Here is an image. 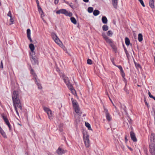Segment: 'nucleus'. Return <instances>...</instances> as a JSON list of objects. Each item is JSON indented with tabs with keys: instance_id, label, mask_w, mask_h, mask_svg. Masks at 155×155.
<instances>
[{
	"instance_id": "obj_1",
	"label": "nucleus",
	"mask_w": 155,
	"mask_h": 155,
	"mask_svg": "<svg viewBox=\"0 0 155 155\" xmlns=\"http://www.w3.org/2000/svg\"><path fill=\"white\" fill-rule=\"evenodd\" d=\"M13 105L16 114L19 116L18 108H19V111H22V104L19 99L18 92L17 91H14L12 94Z\"/></svg>"
},
{
	"instance_id": "obj_2",
	"label": "nucleus",
	"mask_w": 155,
	"mask_h": 155,
	"mask_svg": "<svg viewBox=\"0 0 155 155\" xmlns=\"http://www.w3.org/2000/svg\"><path fill=\"white\" fill-rule=\"evenodd\" d=\"M150 140V151L152 155H155V134L151 133Z\"/></svg>"
},
{
	"instance_id": "obj_3",
	"label": "nucleus",
	"mask_w": 155,
	"mask_h": 155,
	"mask_svg": "<svg viewBox=\"0 0 155 155\" xmlns=\"http://www.w3.org/2000/svg\"><path fill=\"white\" fill-rule=\"evenodd\" d=\"M71 100L75 112L78 115L81 116L82 113L80 110L78 103L76 100H74L73 98L71 99Z\"/></svg>"
},
{
	"instance_id": "obj_4",
	"label": "nucleus",
	"mask_w": 155,
	"mask_h": 155,
	"mask_svg": "<svg viewBox=\"0 0 155 155\" xmlns=\"http://www.w3.org/2000/svg\"><path fill=\"white\" fill-rule=\"evenodd\" d=\"M83 139L84 143L86 147L88 148L90 146V140H89V135L87 133H83Z\"/></svg>"
},
{
	"instance_id": "obj_5",
	"label": "nucleus",
	"mask_w": 155,
	"mask_h": 155,
	"mask_svg": "<svg viewBox=\"0 0 155 155\" xmlns=\"http://www.w3.org/2000/svg\"><path fill=\"white\" fill-rule=\"evenodd\" d=\"M56 13L58 14H64L65 15L69 17H71L72 15V14L71 12H68L66 10L64 9H61L57 11Z\"/></svg>"
},
{
	"instance_id": "obj_6",
	"label": "nucleus",
	"mask_w": 155,
	"mask_h": 155,
	"mask_svg": "<svg viewBox=\"0 0 155 155\" xmlns=\"http://www.w3.org/2000/svg\"><path fill=\"white\" fill-rule=\"evenodd\" d=\"M51 35L52 38L54 40V41L58 45L61 47L63 46V44L62 42L60 41L59 38L55 33H52Z\"/></svg>"
},
{
	"instance_id": "obj_7",
	"label": "nucleus",
	"mask_w": 155,
	"mask_h": 155,
	"mask_svg": "<svg viewBox=\"0 0 155 155\" xmlns=\"http://www.w3.org/2000/svg\"><path fill=\"white\" fill-rule=\"evenodd\" d=\"M43 109L48 114V118L50 120L53 119V115L51 110L49 108L45 107H43Z\"/></svg>"
},
{
	"instance_id": "obj_8",
	"label": "nucleus",
	"mask_w": 155,
	"mask_h": 155,
	"mask_svg": "<svg viewBox=\"0 0 155 155\" xmlns=\"http://www.w3.org/2000/svg\"><path fill=\"white\" fill-rule=\"evenodd\" d=\"M103 109L104 110V112L106 114L107 120L108 121H110L112 119V117L108 112V110L105 107L104 105L103 106Z\"/></svg>"
},
{
	"instance_id": "obj_9",
	"label": "nucleus",
	"mask_w": 155,
	"mask_h": 155,
	"mask_svg": "<svg viewBox=\"0 0 155 155\" xmlns=\"http://www.w3.org/2000/svg\"><path fill=\"white\" fill-rule=\"evenodd\" d=\"M3 119L5 121V124L8 126L9 130L11 131L12 130V126L9 122V121L6 116L4 115L2 116Z\"/></svg>"
},
{
	"instance_id": "obj_10",
	"label": "nucleus",
	"mask_w": 155,
	"mask_h": 155,
	"mask_svg": "<svg viewBox=\"0 0 155 155\" xmlns=\"http://www.w3.org/2000/svg\"><path fill=\"white\" fill-rule=\"evenodd\" d=\"M63 78L68 87L72 85V84L70 83L68 77H66L65 75H63Z\"/></svg>"
},
{
	"instance_id": "obj_11",
	"label": "nucleus",
	"mask_w": 155,
	"mask_h": 155,
	"mask_svg": "<svg viewBox=\"0 0 155 155\" xmlns=\"http://www.w3.org/2000/svg\"><path fill=\"white\" fill-rule=\"evenodd\" d=\"M30 58L32 64H35L37 62V60L35 58V53L33 54H30Z\"/></svg>"
},
{
	"instance_id": "obj_12",
	"label": "nucleus",
	"mask_w": 155,
	"mask_h": 155,
	"mask_svg": "<svg viewBox=\"0 0 155 155\" xmlns=\"http://www.w3.org/2000/svg\"><path fill=\"white\" fill-rule=\"evenodd\" d=\"M130 134L132 140L134 142H137V140L134 133L133 131H131L130 132Z\"/></svg>"
},
{
	"instance_id": "obj_13",
	"label": "nucleus",
	"mask_w": 155,
	"mask_h": 155,
	"mask_svg": "<svg viewBox=\"0 0 155 155\" xmlns=\"http://www.w3.org/2000/svg\"><path fill=\"white\" fill-rule=\"evenodd\" d=\"M66 151H64L63 149L59 147L57 150L56 152L59 155H62L65 153Z\"/></svg>"
},
{
	"instance_id": "obj_14",
	"label": "nucleus",
	"mask_w": 155,
	"mask_h": 155,
	"mask_svg": "<svg viewBox=\"0 0 155 155\" xmlns=\"http://www.w3.org/2000/svg\"><path fill=\"white\" fill-rule=\"evenodd\" d=\"M106 42L109 44L111 47H112L113 45V41L111 39L109 38L108 37L104 39Z\"/></svg>"
},
{
	"instance_id": "obj_15",
	"label": "nucleus",
	"mask_w": 155,
	"mask_h": 155,
	"mask_svg": "<svg viewBox=\"0 0 155 155\" xmlns=\"http://www.w3.org/2000/svg\"><path fill=\"white\" fill-rule=\"evenodd\" d=\"M149 5L150 8L152 9H153L155 8L154 2V0H150L149 2Z\"/></svg>"
},
{
	"instance_id": "obj_16",
	"label": "nucleus",
	"mask_w": 155,
	"mask_h": 155,
	"mask_svg": "<svg viewBox=\"0 0 155 155\" xmlns=\"http://www.w3.org/2000/svg\"><path fill=\"white\" fill-rule=\"evenodd\" d=\"M29 47L31 51V53L32 54L35 53L34 51L35 48L34 45L32 44H31L29 45Z\"/></svg>"
},
{
	"instance_id": "obj_17",
	"label": "nucleus",
	"mask_w": 155,
	"mask_h": 155,
	"mask_svg": "<svg viewBox=\"0 0 155 155\" xmlns=\"http://www.w3.org/2000/svg\"><path fill=\"white\" fill-rule=\"evenodd\" d=\"M0 133L4 138H7V136L5 134V133L4 131L2 129V128L0 129Z\"/></svg>"
},
{
	"instance_id": "obj_18",
	"label": "nucleus",
	"mask_w": 155,
	"mask_h": 155,
	"mask_svg": "<svg viewBox=\"0 0 155 155\" xmlns=\"http://www.w3.org/2000/svg\"><path fill=\"white\" fill-rule=\"evenodd\" d=\"M112 4L114 7L117 8V0H112Z\"/></svg>"
},
{
	"instance_id": "obj_19",
	"label": "nucleus",
	"mask_w": 155,
	"mask_h": 155,
	"mask_svg": "<svg viewBox=\"0 0 155 155\" xmlns=\"http://www.w3.org/2000/svg\"><path fill=\"white\" fill-rule=\"evenodd\" d=\"M102 21L104 24H107V20L106 17L104 16L102 17Z\"/></svg>"
},
{
	"instance_id": "obj_20",
	"label": "nucleus",
	"mask_w": 155,
	"mask_h": 155,
	"mask_svg": "<svg viewBox=\"0 0 155 155\" xmlns=\"http://www.w3.org/2000/svg\"><path fill=\"white\" fill-rule=\"evenodd\" d=\"M100 13V12L97 10H95L93 12V14L95 16H97Z\"/></svg>"
},
{
	"instance_id": "obj_21",
	"label": "nucleus",
	"mask_w": 155,
	"mask_h": 155,
	"mask_svg": "<svg viewBox=\"0 0 155 155\" xmlns=\"http://www.w3.org/2000/svg\"><path fill=\"white\" fill-rule=\"evenodd\" d=\"M125 43L126 45L128 46L130 44V41L128 38L126 37L125 38Z\"/></svg>"
},
{
	"instance_id": "obj_22",
	"label": "nucleus",
	"mask_w": 155,
	"mask_h": 155,
	"mask_svg": "<svg viewBox=\"0 0 155 155\" xmlns=\"http://www.w3.org/2000/svg\"><path fill=\"white\" fill-rule=\"evenodd\" d=\"M68 88L71 91L72 93L74 94V93H75V90L73 88L72 85L70 86Z\"/></svg>"
},
{
	"instance_id": "obj_23",
	"label": "nucleus",
	"mask_w": 155,
	"mask_h": 155,
	"mask_svg": "<svg viewBox=\"0 0 155 155\" xmlns=\"http://www.w3.org/2000/svg\"><path fill=\"white\" fill-rule=\"evenodd\" d=\"M138 39L139 42H141L143 40V36L141 34H139L138 35Z\"/></svg>"
},
{
	"instance_id": "obj_24",
	"label": "nucleus",
	"mask_w": 155,
	"mask_h": 155,
	"mask_svg": "<svg viewBox=\"0 0 155 155\" xmlns=\"http://www.w3.org/2000/svg\"><path fill=\"white\" fill-rule=\"evenodd\" d=\"M71 22L74 24L75 25L77 24V21L75 18L74 17H71L70 18Z\"/></svg>"
},
{
	"instance_id": "obj_25",
	"label": "nucleus",
	"mask_w": 155,
	"mask_h": 155,
	"mask_svg": "<svg viewBox=\"0 0 155 155\" xmlns=\"http://www.w3.org/2000/svg\"><path fill=\"white\" fill-rule=\"evenodd\" d=\"M102 28L104 31H106L108 30V28L107 25H104L102 26Z\"/></svg>"
},
{
	"instance_id": "obj_26",
	"label": "nucleus",
	"mask_w": 155,
	"mask_h": 155,
	"mask_svg": "<svg viewBox=\"0 0 155 155\" xmlns=\"http://www.w3.org/2000/svg\"><path fill=\"white\" fill-rule=\"evenodd\" d=\"M27 37H31V30L30 29H28L27 30Z\"/></svg>"
},
{
	"instance_id": "obj_27",
	"label": "nucleus",
	"mask_w": 155,
	"mask_h": 155,
	"mask_svg": "<svg viewBox=\"0 0 155 155\" xmlns=\"http://www.w3.org/2000/svg\"><path fill=\"white\" fill-rule=\"evenodd\" d=\"M31 73L33 75H34V78H35V79L36 80L37 79V76L35 73L33 69H31Z\"/></svg>"
},
{
	"instance_id": "obj_28",
	"label": "nucleus",
	"mask_w": 155,
	"mask_h": 155,
	"mask_svg": "<svg viewBox=\"0 0 155 155\" xmlns=\"http://www.w3.org/2000/svg\"><path fill=\"white\" fill-rule=\"evenodd\" d=\"M87 11L88 12L91 13L93 11V8L91 7H89L88 8Z\"/></svg>"
},
{
	"instance_id": "obj_29",
	"label": "nucleus",
	"mask_w": 155,
	"mask_h": 155,
	"mask_svg": "<svg viewBox=\"0 0 155 155\" xmlns=\"http://www.w3.org/2000/svg\"><path fill=\"white\" fill-rule=\"evenodd\" d=\"M107 34L108 36L111 37L113 35V33L111 31L109 30L107 32Z\"/></svg>"
},
{
	"instance_id": "obj_30",
	"label": "nucleus",
	"mask_w": 155,
	"mask_h": 155,
	"mask_svg": "<svg viewBox=\"0 0 155 155\" xmlns=\"http://www.w3.org/2000/svg\"><path fill=\"white\" fill-rule=\"evenodd\" d=\"M35 83H37V85L38 87V88L39 89H41L42 88V87L40 84H39V83H38L37 81V79L36 80L35 79Z\"/></svg>"
},
{
	"instance_id": "obj_31",
	"label": "nucleus",
	"mask_w": 155,
	"mask_h": 155,
	"mask_svg": "<svg viewBox=\"0 0 155 155\" xmlns=\"http://www.w3.org/2000/svg\"><path fill=\"white\" fill-rule=\"evenodd\" d=\"M121 74L123 78H125V74L123 70L120 71Z\"/></svg>"
},
{
	"instance_id": "obj_32",
	"label": "nucleus",
	"mask_w": 155,
	"mask_h": 155,
	"mask_svg": "<svg viewBox=\"0 0 155 155\" xmlns=\"http://www.w3.org/2000/svg\"><path fill=\"white\" fill-rule=\"evenodd\" d=\"M85 126L87 127L88 129L90 130L91 129V127L90 126V125L88 123H85Z\"/></svg>"
},
{
	"instance_id": "obj_33",
	"label": "nucleus",
	"mask_w": 155,
	"mask_h": 155,
	"mask_svg": "<svg viewBox=\"0 0 155 155\" xmlns=\"http://www.w3.org/2000/svg\"><path fill=\"white\" fill-rule=\"evenodd\" d=\"M87 63L89 64H92V61L91 59H88L87 60Z\"/></svg>"
},
{
	"instance_id": "obj_34",
	"label": "nucleus",
	"mask_w": 155,
	"mask_h": 155,
	"mask_svg": "<svg viewBox=\"0 0 155 155\" xmlns=\"http://www.w3.org/2000/svg\"><path fill=\"white\" fill-rule=\"evenodd\" d=\"M114 65L120 69V71L123 70L122 68L121 65H117L116 64H114Z\"/></svg>"
},
{
	"instance_id": "obj_35",
	"label": "nucleus",
	"mask_w": 155,
	"mask_h": 155,
	"mask_svg": "<svg viewBox=\"0 0 155 155\" xmlns=\"http://www.w3.org/2000/svg\"><path fill=\"white\" fill-rule=\"evenodd\" d=\"M102 35L104 39H105L108 37L104 33H102Z\"/></svg>"
},
{
	"instance_id": "obj_36",
	"label": "nucleus",
	"mask_w": 155,
	"mask_h": 155,
	"mask_svg": "<svg viewBox=\"0 0 155 155\" xmlns=\"http://www.w3.org/2000/svg\"><path fill=\"white\" fill-rule=\"evenodd\" d=\"M138 1L140 2V3L142 5L143 7H144L145 6V5H144V4L143 3V0H138Z\"/></svg>"
},
{
	"instance_id": "obj_37",
	"label": "nucleus",
	"mask_w": 155,
	"mask_h": 155,
	"mask_svg": "<svg viewBox=\"0 0 155 155\" xmlns=\"http://www.w3.org/2000/svg\"><path fill=\"white\" fill-rule=\"evenodd\" d=\"M7 15L8 16L10 17V18H12V16L11 12V11H9L7 14Z\"/></svg>"
},
{
	"instance_id": "obj_38",
	"label": "nucleus",
	"mask_w": 155,
	"mask_h": 155,
	"mask_svg": "<svg viewBox=\"0 0 155 155\" xmlns=\"http://www.w3.org/2000/svg\"><path fill=\"white\" fill-rule=\"evenodd\" d=\"M110 60H111V61H112V62L113 64L114 65V64H115V63H114V58H111Z\"/></svg>"
},
{
	"instance_id": "obj_39",
	"label": "nucleus",
	"mask_w": 155,
	"mask_h": 155,
	"mask_svg": "<svg viewBox=\"0 0 155 155\" xmlns=\"http://www.w3.org/2000/svg\"><path fill=\"white\" fill-rule=\"evenodd\" d=\"M37 7H38V9L39 11H42V9L40 7L39 5V6L38 5L37 6Z\"/></svg>"
},
{
	"instance_id": "obj_40",
	"label": "nucleus",
	"mask_w": 155,
	"mask_h": 155,
	"mask_svg": "<svg viewBox=\"0 0 155 155\" xmlns=\"http://www.w3.org/2000/svg\"><path fill=\"white\" fill-rule=\"evenodd\" d=\"M10 21L11 22V23L10 24V25L13 24V19L12 18H10Z\"/></svg>"
},
{
	"instance_id": "obj_41",
	"label": "nucleus",
	"mask_w": 155,
	"mask_h": 155,
	"mask_svg": "<svg viewBox=\"0 0 155 155\" xmlns=\"http://www.w3.org/2000/svg\"><path fill=\"white\" fill-rule=\"evenodd\" d=\"M0 64H1L0 67H1V68H3V64L2 61H1Z\"/></svg>"
},
{
	"instance_id": "obj_42",
	"label": "nucleus",
	"mask_w": 155,
	"mask_h": 155,
	"mask_svg": "<svg viewBox=\"0 0 155 155\" xmlns=\"http://www.w3.org/2000/svg\"><path fill=\"white\" fill-rule=\"evenodd\" d=\"M148 94H149V97L151 98V97H153V95H152L151 93H150V91H149L148 92Z\"/></svg>"
},
{
	"instance_id": "obj_43",
	"label": "nucleus",
	"mask_w": 155,
	"mask_h": 155,
	"mask_svg": "<svg viewBox=\"0 0 155 155\" xmlns=\"http://www.w3.org/2000/svg\"><path fill=\"white\" fill-rule=\"evenodd\" d=\"M59 0H54V3L55 4H57L59 2Z\"/></svg>"
},
{
	"instance_id": "obj_44",
	"label": "nucleus",
	"mask_w": 155,
	"mask_h": 155,
	"mask_svg": "<svg viewBox=\"0 0 155 155\" xmlns=\"http://www.w3.org/2000/svg\"><path fill=\"white\" fill-rule=\"evenodd\" d=\"M36 2L37 3V5L39 6V2L38 0H36Z\"/></svg>"
},
{
	"instance_id": "obj_45",
	"label": "nucleus",
	"mask_w": 155,
	"mask_h": 155,
	"mask_svg": "<svg viewBox=\"0 0 155 155\" xmlns=\"http://www.w3.org/2000/svg\"><path fill=\"white\" fill-rule=\"evenodd\" d=\"M28 38L29 40L31 42H32V40L31 37H28Z\"/></svg>"
},
{
	"instance_id": "obj_46",
	"label": "nucleus",
	"mask_w": 155,
	"mask_h": 155,
	"mask_svg": "<svg viewBox=\"0 0 155 155\" xmlns=\"http://www.w3.org/2000/svg\"><path fill=\"white\" fill-rule=\"evenodd\" d=\"M83 0L84 2H85L86 3H87V2H89V0Z\"/></svg>"
},
{
	"instance_id": "obj_47",
	"label": "nucleus",
	"mask_w": 155,
	"mask_h": 155,
	"mask_svg": "<svg viewBox=\"0 0 155 155\" xmlns=\"http://www.w3.org/2000/svg\"><path fill=\"white\" fill-rule=\"evenodd\" d=\"M125 140L126 142H127L128 140L127 139V137L126 136H125Z\"/></svg>"
},
{
	"instance_id": "obj_48",
	"label": "nucleus",
	"mask_w": 155,
	"mask_h": 155,
	"mask_svg": "<svg viewBox=\"0 0 155 155\" xmlns=\"http://www.w3.org/2000/svg\"><path fill=\"white\" fill-rule=\"evenodd\" d=\"M145 104L146 105H147V106H148V103H147V101H145Z\"/></svg>"
},
{
	"instance_id": "obj_49",
	"label": "nucleus",
	"mask_w": 155,
	"mask_h": 155,
	"mask_svg": "<svg viewBox=\"0 0 155 155\" xmlns=\"http://www.w3.org/2000/svg\"><path fill=\"white\" fill-rule=\"evenodd\" d=\"M151 98H153V99L154 100H155V97H154L153 96V97H151Z\"/></svg>"
},
{
	"instance_id": "obj_50",
	"label": "nucleus",
	"mask_w": 155,
	"mask_h": 155,
	"mask_svg": "<svg viewBox=\"0 0 155 155\" xmlns=\"http://www.w3.org/2000/svg\"><path fill=\"white\" fill-rule=\"evenodd\" d=\"M137 66L138 67H140V65L139 64H137Z\"/></svg>"
},
{
	"instance_id": "obj_51",
	"label": "nucleus",
	"mask_w": 155,
	"mask_h": 155,
	"mask_svg": "<svg viewBox=\"0 0 155 155\" xmlns=\"http://www.w3.org/2000/svg\"><path fill=\"white\" fill-rule=\"evenodd\" d=\"M109 100H110V101H111V98H110V97L109 96Z\"/></svg>"
},
{
	"instance_id": "obj_52",
	"label": "nucleus",
	"mask_w": 155,
	"mask_h": 155,
	"mask_svg": "<svg viewBox=\"0 0 155 155\" xmlns=\"http://www.w3.org/2000/svg\"><path fill=\"white\" fill-rule=\"evenodd\" d=\"M69 5V6H70L71 7V8H72V7L71 5V4H70Z\"/></svg>"
},
{
	"instance_id": "obj_53",
	"label": "nucleus",
	"mask_w": 155,
	"mask_h": 155,
	"mask_svg": "<svg viewBox=\"0 0 155 155\" xmlns=\"http://www.w3.org/2000/svg\"><path fill=\"white\" fill-rule=\"evenodd\" d=\"M112 104L113 105L114 107L115 106L114 104L113 103H112Z\"/></svg>"
},
{
	"instance_id": "obj_54",
	"label": "nucleus",
	"mask_w": 155,
	"mask_h": 155,
	"mask_svg": "<svg viewBox=\"0 0 155 155\" xmlns=\"http://www.w3.org/2000/svg\"><path fill=\"white\" fill-rule=\"evenodd\" d=\"M127 50H126V51H125V52H126V54H127Z\"/></svg>"
},
{
	"instance_id": "obj_55",
	"label": "nucleus",
	"mask_w": 155,
	"mask_h": 155,
	"mask_svg": "<svg viewBox=\"0 0 155 155\" xmlns=\"http://www.w3.org/2000/svg\"><path fill=\"white\" fill-rule=\"evenodd\" d=\"M114 107H115V108L116 109H117V107H116L115 106Z\"/></svg>"
},
{
	"instance_id": "obj_56",
	"label": "nucleus",
	"mask_w": 155,
	"mask_h": 155,
	"mask_svg": "<svg viewBox=\"0 0 155 155\" xmlns=\"http://www.w3.org/2000/svg\"><path fill=\"white\" fill-rule=\"evenodd\" d=\"M129 149L131 150H132V149L131 148H129Z\"/></svg>"
},
{
	"instance_id": "obj_57",
	"label": "nucleus",
	"mask_w": 155,
	"mask_h": 155,
	"mask_svg": "<svg viewBox=\"0 0 155 155\" xmlns=\"http://www.w3.org/2000/svg\"><path fill=\"white\" fill-rule=\"evenodd\" d=\"M110 101L112 103H113L112 100H111V101Z\"/></svg>"
},
{
	"instance_id": "obj_58",
	"label": "nucleus",
	"mask_w": 155,
	"mask_h": 155,
	"mask_svg": "<svg viewBox=\"0 0 155 155\" xmlns=\"http://www.w3.org/2000/svg\"><path fill=\"white\" fill-rule=\"evenodd\" d=\"M1 128V127L0 126V129Z\"/></svg>"
}]
</instances>
